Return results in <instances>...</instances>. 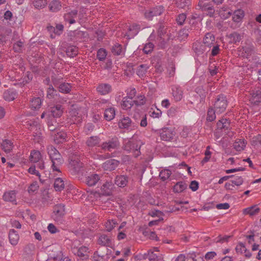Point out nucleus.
I'll return each instance as SVG.
<instances>
[{
	"label": "nucleus",
	"mask_w": 261,
	"mask_h": 261,
	"mask_svg": "<svg viewBox=\"0 0 261 261\" xmlns=\"http://www.w3.org/2000/svg\"><path fill=\"white\" fill-rule=\"evenodd\" d=\"M153 47L154 45L152 43H147L144 45V47L143 48V51L145 54H148L152 51Z\"/></svg>",
	"instance_id": "58"
},
{
	"label": "nucleus",
	"mask_w": 261,
	"mask_h": 261,
	"mask_svg": "<svg viewBox=\"0 0 261 261\" xmlns=\"http://www.w3.org/2000/svg\"><path fill=\"white\" fill-rule=\"evenodd\" d=\"M196 92L197 94H198L201 99H204L205 97L206 94L207 93V91L205 90H204L203 88H197L196 89Z\"/></svg>",
	"instance_id": "64"
},
{
	"label": "nucleus",
	"mask_w": 261,
	"mask_h": 261,
	"mask_svg": "<svg viewBox=\"0 0 261 261\" xmlns=\"http://www.w3.org/2000/svg\"><path fill=\"white\" fill-rule=\"evenodd\" d=\"M67 136L66 133L60 132L54 136V141L57 144L62 143L67 140Z\"/></svg>",
	"instance_id": "18"
},
{
	"label": "nucleus",
	"mask_w": 261,
	"mask_h": 261,
	"mask_svg": "<svg viewBox=\"0 0 261 261\" xmlns=\"http://www.w3.org/2000/svg\"><path fill=\"white\" fill-rule=\"evenodd\" d=\"M107 56L106 50L103 48L99 49L97 53V57L98 59L100 60H103Z\"/></svg>",
	"instance_id": "59"
},
{
	"label": "nucleus",
	"mask_w": 261,
	"mask_h": 261,
	"mask_svg": "<svg viewBox=\"0 0 261 261\" xmlns=\"http://www.w3.org/2000/svg\"><path fill=\"white\" fill-rule=\"evenodd\" d=\"M116 222L114 220H109L105 224L106 228L107 231H111L115 226Z\"/></svg>",
	"instance_id": "56"
},
{
	"label": "nucleus",
	"mask_w": 261,
	"mask_h": 261,
	"mask_svg": "<svg viewBox=\"0 0 261 261\" xmlns=\"http://www.w3.org/2000/svg\"><path fill=\"white\" fill-rule=\"evenodd\" d=\"M251 145L254 147H258L261 145V134L254 136L251 141Z\"/></svg>",
	"instance_id": "46"
},
{
	"label": "nucleus",
	"mask_w": 261,
	"mask_h": 261,
	"mask_svg": "<svg viewBox=\"0 0 261 261\" xmlns=\"http://www.w3.org/2000/svg\"><path fill=\"white\" fill-rule=\"evenodd\" d=\"M3 198L5 201L12 202H16V192L15 191H11L6 192L3 195Z\"/></svg>",
	"instance_id": "29"
},
{
	"label": "nucleus",
	"mask_w": 261,
	"mask_h": 261,
	"mask_svg": "<svg viewBox=\"0 0 261 261\" xmlns=\"http://www.w3.org/2000/svg\"><path fill=\"white\" fill-rule=\"evenodd\" d=\"M127 96L126 97L133 99L136 94V90L134 88H130L126 90Z\"/></svg>",
	"instance_id": "63"
},
{
	"label": "nucleus",
	"mask_w": 261,
	"mask_h": 261,
	"mask_svg": "<svg viewBox=\"0 0 261 261\" xmlns=\"http://www.w3.org/2000/svg\"><path fill=\"white\" fill-rule=\"evenodd\" d=\"M42 105V100L39 97H35L32 99L31 101L30 107L32 110H39Z\"/></svg>",
	"instance_id": "32"
},
{
	"label": "nucleus",
	"mask_w": 261,
	"mask_h": 261,
	"mask_svg": "<svg viewBox=\"0 0 261 261\" xmlns=\"http://www.w3.org/2000/svg\"><path fill=\"white\" fill-rule=\"evenodd\" d=\"M50 113L54 118L60 117L63 113V108L60 105H57L51 108Z\"/></svg>",
	"instance_id": "16"
},
{
	"label": "nucleus",
	"mask_w": 261,
	"mask_h": 261,
	"mask_svg": "<svg viewBox=\"0 0 261 261\" xmlns=\"http://www.w3.org/2000/svg\"><path fill=\"white\" fill-rule=\"evenodd\" d=\"M47 150L48 153L52 162L53 170L60 172L59 166L63 163V160L61 154L53 146L48 147Z\"/></svg>",
	"instance_id": "1"
},
{
	"label": "nucleus",
	"mask_w": 261,
	"mask_h": 261,
	"mask_svg": "<svg viewBox=\"0 0 261 261\" xmlns=\"http://www.w3.org/2000/svg\"><path fill=\"white\" fill-rule=\"evenodd\" d=\"M249 101L254 105H257L261 102V88L256 87L252 90Z\"/></svg>",
	"instance_id": "8"
},
{
	"label": "nucleus",
	"mask_w": 261,
	"mask_h": 261,
	"mask_svg": "<svg viewBox=\"0 0 261 261\" xmlns=\"http://www.w3.org/2000/svg\"><path fill=\"white\" fill-rule=\"evenodd\" d=\"M30 160L32 162L37 163L40 162L38 167L41 169L44 168V162L42 160V155L38 150H33L31 152Z\"/></svg>",
	"instance_id": "6"
},
{
	"label": "nucleus",
	"mask_w": 261,
	"mask_h": 261,
	"mask_svg": "<svg viewBox=\"0 0 261 261\" xmlns=\"http://www.w3.org/2000/svg\"><path fill=\"white\" fill-rule=\"evenodd\" d=\"M145 258H147L150 261H158L163 258L162 254L157 255L154 253L153 251L149 250L147 254H144Z\"/></svg>",
	"instance_id": "25"
},
{
	"label": "nucleus",
	"mask_w": 261,
	"mask_h": 261,
	"mask_svg": "<svg viewBox=\"0 0 261 261\" xmlns=\"http://www.w3.org/2000/svg\"><path fill=\"white\" fill-rule=\"evenodd\" d=\"M39 189V185L37 181L32 183L28 188V192L30 195H34L36 193Z\"/></svg>",
	"instance_id": "37"
},
{
	"label": "nucleus",
	"mask_w": 261,
	"mask_h": 261,
	"mask_svg": "<svg viewBox=\"0 0 261 261\" xmlns=\"http://www.w3.org/2000/svg\"><path fill=\"white\" fill-rule=\"evenodd\" d=\"M98 244L103 246H108L110 243V239L106 235L103 234L100 236L98 240Z\"/></svg>",
	"instance_id": "43"
},
{
	"label": "nucleus",
	"mask_w": 261,
	"mask_h": 261,
	"mask_svg": "<svg viewBox=\"0 0 261 261\" xmlns=\"http://www.w3.org/2000/svg\"><path fill=\"white\" fill-rule=\"evenodd\" d=\"M119 164V162L116 160H109L103 164V167L106 170H114Z\"/></svg>",
	"instance_id": "14"
},
{
	"label": "nucleus",
	"mask_w": 261,
	"mask_h": 261,
	"mask_svg": "<svg viewBox=\"0 0 261 261\" xmlns=\"http://www.w3.org/2000/svg\"><path fill=\"white\" fill-rule=\"evenodd\" d=\"M236 250L237 253L241 254H243V253H245L246 252V248L244 244L242 243H239L237 245Z\"/></svg>",
	"instance_id": "61"
},
{
	"label": "nucleus",
	"mask_w": 261,
	"mask_h": 261,
	"mask_svg": "<svg viewBox=\"0 0 261 261\" xmlns=\"http://www.w3.org/2000/svg\"><path fill=\"white\" fill-rule=\"evenodd\" d=\"M107 143H109L108 151H111L112 149L116 148L119 145L117 139H113L112 140L107 142Z\"/></svg>",
	"instance_id": "52"
},
{
	"label": "nucleus",
	"mask_w": 261,
	"mask_h": 261,
	"mask_svg": "<svg viewBox=\"0 0 261 261\" xmlns=\"http://www.w3.org/2000/svg\"><path fill=\"white\" fill-rule=\"evenodd\" d=\"M112 51L114 55H120L123 53V50L122 46L117 43L113 46Z\"/></svg>",
	"instance_id": "50"
},
{
	"label": "nucleus",
	"mask_w": 261,
	"mask_h": 261,
	"mask_svg": "<svg viewBox=\"0 0 261 261\" xmlns=\"http://www.w3.org/2000/svg\"><path fill=\"white\" fill-rule=\"evenodd\" d=\"M54 219L57 221H59L60 218L65 214L64 205L62 204H59L55 206L54 207Z\"/></svg>",
	"instance_id": "10"
},
{
	"label": "nucleus",
	"mask_w": 261,
	"mask_h": 261,
	"mask_svg": "<svg viewBox=\"0 0 261 261\" xmlns=\"http://www.w3.org/2000/svg\"><path fill=\"white\" fill-rule=\"evenodd\" d=\"M229 125V122L226 119L223 118L217 123L218 128L227 129Z\"/></svg>",
	"instance_id": "42"
},
{
	"label": "nucleus",
	"mask_w": 261,
	"mask_h": 261,
	"mask_svg": "<svg viewBox=\"0 0 261 261\" xmlns=\"http://www.w3.org/2000/svg\"><path fill=\"white\" fill-rule=\"evenodd\" d=\"M260 211L259 208L256 205L253 206L245 208L243 210V213L245 215H249L251 216L256 215Z\"/></svg>",
	"instance_id": "23"
},
{
	"label": "nucleus",
	"mask_w": 261,
	"mask_h": 261,
	"mask_svg": "<svg viewBox=\"0 0 261 261\" xmlns=\"http://www.w3.org/2000/svg\"><path fill=\"white\" fill-rule=\"evenodd\" d=\"M0 143L3 149L6 153H9L12 150L13 147V144L10 140L6 139L3 140V141Z\"/></svg>",
	"instance_id": "28"
},
{
	"label": "nucleus",
	"mask_w": 261,
	"mask_h": 261,
	"mask_svg": "<svg viewBox=\"0 0 261 261\" xmlns=\"http://www.w3.org/2000/svg\"><path fill=\"white\" fill-rule=\"evenodd\" d=\"M229 37L232 43H237L240 40V36L237 33H233L229 35Z\"/></svg>",
	"instance_id": "62"
},
{
	"label": "nucleus",
	"mask_w": 261,
	"mask_h": 261,
	"mask_svg": "<svg viewBox=\"0 0 261 261\" xmlns=\"http://www.w3.org/2000/svg\"><path fill=\"white\" fill-rule=\"evenodd\" d=\"M173 96L176 101H179L181 100L183 97V92L182 90L177 87H175L172 89Z\"/></svg>",
	"instance_id": "26"
},
{
	"label": "nucleus",
	"mask_w": 261,
	"mask_h": 261,
	"mask_svg": "<svg viewBox=\"0 0 261 261\" xmlns=\"http://www.w3.org/2000/svg\"><path fill=\"white\" fill-rule=\"evenodd\" d=\"M17 96L15 90L13 89H9L5 91L3 94V97L5 100L12 101Z\"/></svg>",
	"instance_id": "19"
},
{
	"label": "nucleus",
	"mask_w": 261,
	"mask_h": 261,
	"mask_svg": "<svg viewBox=\"0 0 261 261\" xmlns=\"http://www.w3.org/2000/svg\"><path fill=\"white\" fill-rule=\"evenodd\" d=\"M119 128L130 131L136 128V124L127 116H124L120 119L118 122Z\"/></svg>",
	"instance_id": "3"
},
{
	"label": "nucleus",
	"mask_w": 261,
	"mask_h": 261,
	"mask_svg": "<svg viewBox=\"0 0 261 261\" xmlns=\"http://www.w3.org/2000/svg\"><path fill=\"white\" fill-rule=\"evenodd\" d=\"M72 252L79 257L77 261L86 260L89 258V249L86 246H81L80 247L74 246L72 248Z\"/></svg>",
	"instance_id": "2"
},
{
	"label": "nucleus",
	"mask_w": 261,
	"mask_h": 261,
	"mask_svg": "<svg viewBox=\"0 0 261 261\" xmlns=\"http://www.w3.org/2000/svg\"><path fill=\"white\" fill-rule=\"evenodd\" d=\"M77 13V11L75 10L66 13L64 16L65 21L68 22L70 24L75 23L74 18L76 16Z\"/></svg>",
	"instance_id": "15"
},
{
	"label": "nucleus",
	"mask_w": 261,
	"mask_h": 261,
	"mask_svg": "<svg viewBox=\"0 0 261 261\" xmlns=\"http://www.w3.org/2000/svg\"><path fill=\"white\" fill-rule=\"evenodd\" d=\"M140 29L139 25L136 24H134L130 26L128 29V32L127 33V37L129 38L134 37L139 33Z\"/></svg>",
	"instance_id": "24"
},
{
	"label": "nucleus",
	"mask_w": 261,
	"mask_h": 261,
	"mask_svg": "<svg viewBox=\"0 0 261 261\" xmlns=\"http://www.w3.org/2000/svg\"><path fill=\"white\" fill-rule=\"evenodd\" d=\"M215 38L211 33H207L203 38V43L205 47L211 48L215 43Z\"/></svg>",
	"instance_id": "12"
},
{
	"label": "nucleus",
	"mask_w": 261,
	"mask_h": 261,
	"mask_svg": "<svg viewBox=\"0 0 261 261\" xmlns=\"http://www.w3.org/2000/svg\"><path fill=\"white\" fill-rule=\"evenodd\" d=\"M135 100L129 97H124L122 101L121 107L123 109L128 110L131 108V107L135 103Z\"/></svg>",
	"instance_id": "27"
},
{
	"label": "nucleus",
	"mask_w": 261,
	"mask_h": 261,
	"mask_svg": "<svg viewBox=\"0 0 261 261\" xmlns=\"http://www.w3.org/2000/svg\"><path fill=\"white\" fill-rule=\"evenodd\" d=\"M171 171L169 169L162 170L160 173V177L163 180L167 179L171 175Z\"/></svg>",
	"instance_id": "47"
},
{
	"label": "nucleus",
	"mask_w": 261,
	"mask_h": 261,
	"mask_svg": "<svg viewBox=\"0 0 261 261\" xmlns=\"http://www.w3.org/2000/svg\"><path fill=\"white\" fill-rule=\"evenodd\" d=\"M115 116V110L113 108H109L106 109L104 113L105 118L108 120L110 121L114 119Z\"/></svg>",
	"instance_id": "30"
},
{
	"label": "nucleus",
	"mask_w": 261,
	"mask_h": 261,
	"mask_svg": "<svg viewBox=\"0 0 261 261\" xmlns=\"http://www.w3.org/2000/svg\"><path fill=\"white\" fill-rule=\"evenodd\" d=\"M244 16V11L242 10L239 9L234 11L232 19L234 21L239 22L241 21Z\"/></svg>",
	"instance_id": "34"
},
{
	"label": "nucleus",
	"mask_w": 261,
	"mask_h": 261,
	"mask_svg": "<svg viewBox=\"0 0 261 261\" xmlns=\"http://www.w3.org/2000/svg\"><path fill=\"white\" fill-rule=\"evenodd\" d=\"M9 239L11 244L15 246L18 244L19 240V236L16 230L11 229L9 233Z\"/></svg>",
	"instance_id": "13"
},
{
	"label": "nucleus",
	"mask_w": 261,
	"mask_h": 261,
	"mask_svg": "<svg viewBox=\"0 0 261 261\" xmlns=\"http://www.w3.org/2000/svg\"><path fill=\"white\" fill-rule=\"evenodd\" d=\"M187 185L183 181L177 182L173 187V191L175 193H180L187 188Z\"/></svg>",
	"instance_id": "33"
},
{
	"label": "nucleus",
	"mask_w": 261,
	"mask_h": 261,
	"mask_svg": "<svg viewBox=\"0 0 261 261\" xmlns=\"http://www.w3.org/2000/svg\"><path fill=\"white\" fill-rule=\"evenodd\" d=\"M71 86L69 83H62L59 87V91L62 93H68L71 90Z\"/></svg>",
	"instance_id": "45"
},
{
	"label": "nucleus",
	"mask_w": 261,
	"mask_h": 261,
	"mask_svg": "<svg viewBox=\"0 0 261 261\" xmlns=\"http://www.w3.org/2000/svg\"><path fill=\"white\" fill-rule=\"evenodd\" d=\"M47 4L46 0H35L34 5L37 8H41L44 7Z\"/></svg>",
	"instance_id": "60"
},
{
	"label": "nucleus",
	"mask_w": 261,
	"mask_h": 261,
	"mask_svg": "<svg viewBox=\"0 0 261 261\" xmlns=\"http://www.w3.org/2000/svg\"><path fill=\"white\" fill-rule=\"evenodd\" d=\"M162 114V112L158 109H156V111H155L153 108H151L149 111L150 116L153 118H159L161 116Z\"/></svg>",
	"instance_id": "51"
},
{
	"label": "nucleus",
	"mask_w": 261,
	"mask_h": 261,
	"mask_svg": "<svg viewBox=\"0 0 261 261\" xmlns=\"http://www.w3.org/2000/svg\"><path fill=\"white\" fill-rule=\"evenodd\" d=\"M69 114L72 117V121L73 123H79L81 121V118L80 116H76V115H79V113L76 110H71L70 111Z\"/></svg>",
	"instance_id": "49"
},
{
	"label": "nucleus",
	"mask_w": 261,
	"mask_h": 261,
	"mask_svg": "<svg viewBox=\"0 0 261 261\" xmlns=\"http://www.w3.org/2000/svg\"><path fill=\"white\" fill-rule=\"evenodd\" d=\"M149 214L152 217H157L160 220H163L164 214L161 211L152 210L150 211Z\"/></svg>",
	"instance_id": "48"
},
{
	"label": "nucleus",
	"mask_w": 261,
	"mask_h": 261,
	"mask_svg": "<svg viewBox=\"0 0 261 261\" xmlns=\"http://www.w3.org/2000/svg\"><path fill=\"white\" fill-rule=\"evenodd\" d=\"M175 133L173 129L164 128L161 130L160 137L162 140L171 141L174 139Z\"/></svg>",
	"instance_id": "5"
},
{
	"label": "nucleus",
	"mask_w": 261,
	"mask_h": 261,
	"mask_svg": "<svg viewBox=\"0 0 261 261\" xmlns=\"http://www.w3.org/2000/svg\"><path fill=\"white\" fill-rule=\"evenodd\" d=\"M230 180L234 187H239L242 185L244 182V180L241 176H236Z\"/></svg>",
	"instance_id": "53"
},
{
	"label": "nucleus",
	"mask_w": 261,
	"mask_h": 261,
	"mask_svg": "<svg viewBox=\"0 0 261 261\" xmlns=\"http://www.w3.org/2000/svg\"><path fill=\"white\" fill-rule=\"evenodd\" d=\"M69 165L70 167L73 170V172H77L83 167V163H81L78 158L74 157V159H71Z\"/></svg>",
	"instance_id": "11"
},
{
	"label": "nucleus",
	"mask_w": 261,
	"mask_h": 261,
	"mask_svg": "<svg viewBox=\"0 0 261 261\" xmlns=\"http://www.w3.org/2000/svg\"><path fill=\"white\" fill-rule=\"evenodd\" d=\"M100 142L99 138L96 136L90 137L87 140L86 143L89 147H93L98 144Z\"/></svg>",
	"instance_id": "38"
},
{
	"label": "nucleus",
	"mask_w": 261,
	"mask_h": 261,
	"mask_svg": "<svg viewBox=\"0 0 261 261\" xmlns=\"http://www.w3.org/2000/svg\"><path fill=\"white\" fill-rule=\"evenodd\" d=\"M189 3V0H176V4L179 8H185L188 6Z\"/></svg>",
	"instance_id": "55"
},
{
	"label": "nucleus",
	"mask_w": 261,
	"mask_h": 261,
	"mask_svg": "<svg viewBox=\"0 0 261 261\" xmlns=\"http://www.w3.org/2000/svg\"><path fill=\"white\" fill-rule=\"evenodd\" d=\"M198 6L202 11H206L211 8V4L207 0H201L199 2Z\"/></svg>",
	"instance_id": "44"
},
{
	"label": "nucleus",
	"mask_w": 261,
	"mask_h": 261,
	"mask_svg": "<svg viewBox=\"0 0 261 261\" xmlns=\"http://www.w3.org/2000/svg\"><path fill=\"white\" fill-rule=\"evenodd\" d=\"M97 91L101 95H106L111 91V86L108 84H101L97 86Z\"/></svg>",
	"instance_id": "17"
},
{
	"label": "nucleus",
	"mask_w": 261,
	"mask_h": 261,
	"mask_svg": "<svg viewBox=\"0 0 261 261\" xmlns=\"http://www.w3.org/2000/svg\"><path fill=\"white\" fill-rule=\"evenodd\" d=\"M124 149L127 151L132 152L134 156L135 157H137L139 155L140 153L139 147L133 143V142L129 140H125Z\"/></svg>",
	"instance_id": "7"
},
{
	"label": "nucleus",
	"mask_w": 261,
	"mask_h": 261,
	"mask_svg": "<svg viewBox=\"0 0 261 261\" xmlns=\"http://www.w3.org/2000/svg\"><path fill=\"white\" fill-rule=\"evenodd\" d=\"M148 68L149 66L147 64H142L140 65L137 71L138 75L140 77L143 76L147 72Z\"/></svg>",
	"instance_id": "39"
},
{
	"label": "nucleus",
	"mask_w": 261,
	"mask_h": 261,
	"mask_svg": "<svg viewBox=\"0 0 261 261\" xmlns=\"http://www.w3.org/2000/svg\"><path fill=\"white\" fill-rule=\"evenodd\" d=\"M216 111H214L213 109H210L207 112L206 119L208 121H212L216 119L215 115Z\"/></svg>",
	"instance_id": "57"
},
{
	"label": "nucleus",
	"mask_w": 261,
	"mask_h": 261,
	"mask_svg": "<svg viewBox=\"0 0 261 261\" xmlns=\"http://www.w3.org/2000/svg\"><path fill=\"white\" fill-rule=\"evenodd\" d=\"M219 15L222 19H225L230 16L231 13L228 8H222L219 11Z\"/></svg>",
	"instance_id": "41"
},
{
	"label": "nucleus",
	"mask_w": 261,
	"mask_h": 261,
	"mask_svg": "<svg viewBox=\"0 0 261 261\" xmlns=\"http://www.w3.org/2000/svg\"><path fill=\"white\" fill-rule=\"evenodd\" d=\"M216 255L217 253L215 251L207 252L204 257H201V259L202 261L212 260Z\"/></svg>",
	"instance_id": "54"
},
{
	"label": "nucleus",
	"mask_w": 261,
	"mask_h": 261,
	"mask_svg": "<svg viewBox=\"0 0 261 261\" xmlns=\"http://www.w3.org/2000/svg\"><path fill=\"white\" fill-rule=\"evenodd\" d=\"M54 188L56 191H60L64 188V182L61 178H57L54 182Z\"/></svg>",
	"instance_id": "36"
},
{
	"label": "nucleus",
	"mask_w": 261,
	"mask_h": 261,
	"mask_svg": "<svg viewBox=\"0 0 261 261\" xmlns=\"http://www.w3.org/2000/svg\"><path fill=\"white\" fill-rule=\"evenodd\" d=\"M227 102L226 97L223 95H219L215 103V109L217 114H221L224 112L227 107Z\"/></svg>",
	"instance_id": "4"
},
{
	"label": "nucleus",
	"mask_w": 261,
	"mask_h": 261,
	"mask_svg": "<svg viewBox=\"0 0 261 261\" xmlns=\"http://www.w3.org/2000/svg\"><path fill=\"white\" fill-rule=\"evenodd\" d=\"M246 142L244 139L237 140L233 144L234 148L239 151H242L246 146Z\"/></svg>",
	"instance_id": "31"
},
{
	"label": "nucleus",
	"mask_w": 261,
	"mask_h": 261,
	"mask_svg": "<svg viewBox=\"0 0 261 261\" xmlns=\"http://www.w3.org/2000/svg\"><path fill=\"white\" fill-rule=\"evenodd\" d=\"M62 5L58 0L53 1L49 4L50 10L53 12H56L61 9Z\"/></svg>",
	"instance_id": "35"
},
{
	"label": "nucleus",
	"mask_w": 261,
	"mask_h": 261,
	"mask_svg": "<svg viewBox=\"0 0 261 261\" xmlns=\"http://www.w3.org/2000/svg\"><path fill=\"white\" fill-rule=\"evenodd\" d=\"M113 188V185L112 182L111 181H107L101 188V193L103 195H109L111 194Z\"/></svg>",
	"instance_id": "20"
},
{
	"label": "nucleus",
	"mask_w": 261,
	"mask_h": 261,
	"mask_svg": "<svg viewBox=\"0 0 261 261\" xmlns=\"http://www.w3.org/2000/svg\"><path fill=\"white\" fill-rule=\"evenodd\" d=\"M99 180V177L98 174H94L88 176L86 177V182L89 186H93Z\"/></svg>",
	"instance_id": "22"
},
{
	"label": "nucleus",
	"mask_w": 261,
	"mask_h": 261,
	"mask_svg": "<svg viewBox=\"0 0 261 261\" xmlns=\"http://www.w3.org/2000/svg\"><path fill=\"white\" fill-rule=\"evenodd\" d=\"M78 49L75 46H69L66 49V54L69 57H73L77 54Z\"/></svg>",
	"instance_id": "40"
},
{
	"label": "nucleus",
	"mask_w": 261,
	"mask_h": 261,
	"mask_svg": "<svg viewBox=\"0 0 261 261\" xmlns=\"http://www.w3.org/2000/svg\"><path fill=\"white\" fill-rule=\"evenodd\" d=\"M69 35L71 39L76 41H82L87 36V33L82 31L75 30L70 32Z\"/></svg>",
	"instance_id": "9"
},
{
	"label": "nucleus",
	"mask_w": 261,
	"mask_h": 261,
	"mask_svg": "<svg viewBox=\"0 0 261 261\" xmlns=\"http://www.w3.org/2000/svg\"><path fill=\"white\" fill-rule=\"evenodd\" d=\"M115 182L119 187H124L128 183V178L124 175L117 176L115 178Z\"/></svg>",
	"instance_id": "21"
}]
</instances>
